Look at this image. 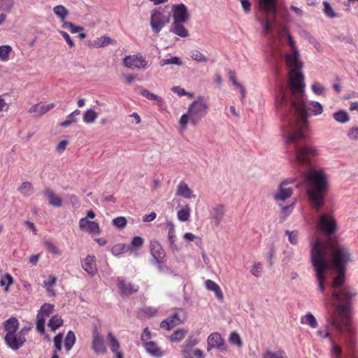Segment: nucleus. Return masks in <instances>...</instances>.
Segmentation results:
<instances>
[{
    "label": "nucleus",
    "instance_id": "obj_55",
    "mask_svg": "<svg viewBox=\"0 0 358 358\" xmlns=\"http://www.w3.org/2000/svg\"><path fill=\"white\" fill-rule=\"evenodd\" d=\"M263 270V266L260 262H255L251 267L250 272L255 277H259Z\"/></svg>",
    "mask_w": 358,
    "mask_h": 358
},
{
    "label": "nucleus",
    "instance_id": "obj_53",
    "mask_svg": "<svg viewBox=\"0 0 358 358\" xmlns=\"http://www.w3.org/2000/svg\"><path fill=\"white\" fill-rule=\"evenodd\" d=\"M324 6V12L325 15L331 18H334L337 17L336 13L334 11L330 3L327 1L323 2Z\"/></svg>",
    "mask_w": 358,
    "mask_h": 358
},
{
    "label": "nucleus",
    "instance_id": "obj_40",
    "mask_svg": "<svg viewBox=\"0 0 358 358\" xmlns=\"http://www.w3.org/2000/svg\"><path fill=\"white\" fill-rule=\"evenodd\" d=\"M12 51V48L9 45H3L0 46V60L1 62H7L10 59V54Z\"/></svg>",
    "mask_w": 358,
    "mask_h": 358
},
{
    "label": "nucleus",
    "instance_id": "obj_3",
    "mask_svg": "<svg viewBox=\"0 0 358 358\" xmlns=\"http://www.w3.org/2000/svg\"><path fill=\"white\" fill-rule=\"evenodd\" d=\"M317 155L318 150L315 147L304 145L296 149L294 159V165L299 168L306 182L310 203L317 211L324 203L328 187V177L324 170L312 167V159Z\"/></svg>",
    "mask_w": 358,
    "mask_h": 358
},
{
    "label": "nucleus",
    "instance_id": "obj_46",
    "mask_svg": "<svg viewBox=\"0 0 358 358\" xmlns=\"http://www.w3.org/2000/svg\"><path fill=\"white\" fill-rule=\"evenodd\" d=\"M64 29H68L72 34L79 33L84 31V27L82 26H76L71 22H67L62 24Z\"/></svg>",
    "mask_w": 358,
    "mask_h": 358
},
{
    "label": "nucleus",
    "instance_id": "obj_33",
    "mask_svg": "<svg viewBox=\"0 0 358 358\" xmlns=\"http://www.w3.org/2000/svg\"><path fill=\"white\" fill-rule=\"evenodd\" d=\"M191 208L189 205L183 206L177 213V218L181 222H187L189 220Z\"/></svg>",
    "mask_w": 358,
    "mask_h": 358
},
{
    "label": "nucleus",
    "instance_id": "obj_11",
    "mask_svg": "<svg viewBox=\"0 0 358 358\" xmlns=\"http://www.w3.org/2000/svg\"><path fill=\"white\" fill-rule=\"evenodd\" d=\"M54 305L50 303H44L38 311L36 315V329L41 334L45 333V323L47 317L53 313Z\"/></svg>",
    "mask_w": 358,
    "mask_h": 358
},
{
    "label": "nucleus",
    "instance_id": "obj_44",
    "mask_svg": "<svg viewBox=\"0 0 358 358\" xmlns=\"http://www.w3.org/2000/svg\"><path fill=\"white\" fill-rule=\"evenodd\" d=\"M334 120L339 123H346L349 121V115L345 110H339L333 114Z\"/></svg>",
    "mask_w": 358,
    "mask_h": 358
},
{
    "label": "nucleus",
    "instance_id": "obj_31",
    "mask_svg": "<svg viewBox=\"0 0 358 358\" xmlns=\"http://www.w3.org/2000/svg\"><path fill=\"white\" fill-rule=\"evenodd\" d=\"M53 12L62 24L68 22L66 21V17L69 12L66 7L62 5L56 6L53 8Z\"/></svg>",
    "mask_w": 358,
    "mask_h": 358
},
{
    "label": "nucleus",
    "instance_id": "obj_36",
    "mask_svg": "<svg viewBox=\"0 0 358 358\" xmlns=\"http://www.w3.org/2000/svg\"><path fill=\"white\" fill-rule=\"evenodd\" d=\"M18 191L24 196H29L34 192L33 185L29 182H24L18 187Z\"/></svg>",
    "mask_w": 358,
    "mask_h": 358
},
{
    "label": "nucleus",
    "instance_id": "obj_26",
    "mask_svg": "<svg viewBox=\"0 0 358 358\" xmlns=\"http://www.w3.org/2000/svg\"><path fill=\"white\" fill-rule=\"evenodd\" d=\"M184 22H173L171 24L169 31L174 34L182 37L186 38L189 36L187 29L182 24Z\"/></svg>",
    "mask_w": 358,
    "mask_h": 358
},
{
    "label": "nucleus",
    "instance_id": "obj_25",
    "mask_svg": "<svg viewBox=\"0 0 358 358\" xmlns=\"http://www.w3.org/2000/svg\"><path fill=\"white\" fill-rule=\"evenodd\" d=\"M146 352L153 357L161 358L164 355V351L154 342L145 343L143 345Z\"/></svg>",
    "mask_w": 358,
    "mask_h": 358
},
{
    "label": "nucleus",
    "instance_id": "obj_61",
    "mask_svg": "<svg viewBox=\"0 0 358 358\" xmlns=\"http://www.w3.org/2000/svg\"><path fill=\"white\" fill-rule=\"evenodd\" d=\"M5 95H0V118L3 117V113L9 108V103L5 99Z\"/></svg>",
    "mask_w": 358,
    "mask_h": 358
},
{
    "label": "nucleus",
    "instance_id": "obj_2",
    "mask_svg": "<svg viewBox=\"0 0 358 358\" xmlns=\"http://www.w3.org/2000/svg\"><path fill=\"white\" fill-rule=\"evenodd\" d=\"M352 260V255L345 245L337 241L327 243L316 239L311 245L310 261L320 291L325 290L326 273L329 268L335 271H346Z\"/></svg>",
    "mask_w": 358,
    "mask_h": 358
},
{
    "label": "nucleus",
    "instance_id": "obj_24",
    "mask_svg": "<svg viewBox=\"0 0 358 358\" xmlns=\"http://www.w3.org/2000/svg\"><path fill=\"white\" fill-rule=\"evenodd\" d=\"M43 195L48 199V203L53 207L57 208L62 206V200L52 189L48 188L44 190Z\"/></svg>",
    "mask_w": 358,
    "mask_h": 358
},
{
    "label": "nucleus",
    "instance_id": "obj_63",
    "mask_svg": "<svg viewBox=\"0 0 358 358\" xmlns=\"http://www.w3.org/2000/svg\"><path fill=\"white\" fill-rule=\"evenodd\" d=\"M77 122V119L76 117H73L71 114L68 115L66 117V120L60 123V126L62 127L66 128L69 127L73 123H76Z\"/></svg>",
    "mask_w": 358,
    "mask_h": 358
},
{
    "label": "nucleus",
    "instance_id": "obj_42",
    "mask_svg": "<svg viewBox=\"0 0 358 358\" xmlns=\"http://www.w3.org/2000/svg\"><path fill=\"white\" fill-rule=\"evenodd\" d=\"M141 94L149 99V100H154V101H156L157 102V104L159 106H162L164 102L162 101V99L161 98H159L157 95L150 92V91H148V90H145V89H142L141 91Z\"/></svg>",
    "mask_w": 358,
    "mask_h": 358
},
{
    "label": "nucleus",
    "instance_id": "obj_30",
    "mask_svg": "<svg viewBox=\"0 0 358 358\" xmlns=\"http://www.w3.org/2000/svg\"><path fill=\"white\" fill-rule=\"evenodd\" d=\"M301 323L302 324L308 325L313 329L318 327V322L315 317L310 312L301 317Z\"/></svg>",
    "mask_w": 358,
    "mask_h": 358
},
{
    "label": "nucleus",
    "instance_id": "obj_29",
    "mask_svg": "<svg viewBox=\"0 0 358 358\" xmlns=\"http://www.w3.org/2000/svg\"><path fill=\"white\" fill-rule=\"evenodd\" d=\"M187 319V313L184 310H180L173 314L170 317V322L172 326H176L183 323Z\"/></svg>",
    "mask_w": 358,
    "mask_h": 358
},
{
    "label": "nucleus",
    "instance_id": "obj_52",
    "mask_svg": "<svg viewBox=\"0 0 358 358\" xmlns=\"http://www.w3.org/2000/svg\"><path fill=\"white\" fill-rule=\"evenodd\" d=\"M229 341L230 343L236 345L238 347H241L243 345V342L241 338V336L236 331H233L230 334Z\"/></svg>",
    "mask_w": 358,
    "mask_h": 358
},
{
    "label": "nucleus",
    "instance_id": "obj_5",
    "mask_svg": "<svg viewBox=\"0 0 358 358\" xmlns=\"http://www.w3.org/2000/svg\"><path fill=\"white\" fill-rule=\"evenodd\" d=\"M208 111V105L201 96H198L188 107L187 113H184L179 120V124L182 131L187 128L188 122L197 125L201 120L206 115Z\"/></svg>",
    "mask_w": 358,
    "mask_h": 358
},
{
    "label": "nucleus",
    "instance_id": "obj_19",
    "mask_svg": "<svg viewBox=\"0 0 358 358\" xmlns=\"http://www.w3.org/2000/svg\"><path fill=\"white\" fill-rule=\"evenodd\" d=\"M207 350L210 351L212 348L221 349L224 345V339L217 332L210 334L207 338Z\"/></svg>",
    "mask_w": 358,
    "mask_h": 358
},
{
    "label": "nucleus",
    "instance_id": "obj_50",
    "mask_svg": "<svg viewBox=\"0 0 358 358\" xmlns=\"http://www.w3.org/2000/svg\"><path fill=\"white\" fill-rule=\"evenodd\" d=\"M15 4L14 0H0V10L10 12Z\"/></svg>",
    "mask_w": 358,
    "mask_h": 358
},
{
    "label": "nucleus",
    "instance_id": "obj_56",
    "mask_svg": "<svg viewBox=\"0 0 358 358\" xmlns=\"http://www.w3.org/2000/svg\"><path fill=\"white\" fill-rule=\"evenodd\" d=\"M169 232H168V238L170 244L171 245H174L176 242V232H175V228L173 223H169Z\"/></svg>",
    "mask_w": 358,
    "mask_h": 358
},
{
    "label": "nucleus",
    "instance_id": "obj_38",
    "mask_svg": "<svg viewBox=\"0 0 358 358\" xmlns=\"http://www.w3.org/2000/svg\"><path fill=\"white\" fill-rule=\"evenodd\" d=\"M76 343V336L73 331H69L66 334L64 341V348L67 351L72 349Z\"/></svg>",
    "mask_w": 358,
    "mask_h": 358
},
{
    "label": "nucleus",
    "instance_id": "obj_47",
    "mask_svg": "<svg viewBox=\"0 0 358 358\" xmlns=\"http://www.w3.org/2000/svg\"><path fill=\"white\" fill-rule=\"evenodd\" d=\"M284 355L285 352L283 350L273 352L270 350H266L262 354V358H284Z\"/></svg>",
    "mask_w": 358,
    "mask_h": 358
},
{
    "label": "nucleus",
    "instance_id": "obj_49",
    "mask_svg": "<svg viewBox=\"0 0 358 358\" xmlns=\"http://www.w3.org/2000/svg\"><path fill=\"white\" fill-rule=\"evenodd\" d=\"M190 57L193 60L200 63H206L208 62V58L199 50H193L191 52Z\"/></svg>",
    "mask_w": 358,
    "mask_h": 358
},
{
    "label": "nucleus",
    "instance_id": "obj_4",
    "mask_svg": "<svg viewBox=\"0 0 358 358\" xmlns=\"http://www.w3.org/2000/svg\"><path fill=\"white\" fill-rule=\"evenodd\" d=\"M357 293L350 288H343L341 291L333 290L331 293L332 305L337 309L340 317L332 319V325L341 333L345 334V341L350 345L355 343L354 336L356 329L350 319L349 311L351 301Z\"/></svg>",
    "mask_w": 358,
    "mask_h": 358
},
{
    "label": "nucleus",
    "instance_id": "obj_13",
    "mask_svg": "<svg viewBox=\"0 0 358 358\" xmlns=\"http://www.w3.org/2000/svg\"><path fill=\"white\" fill-rule=\"evenodd\" d=\"M92 350L96 355H104L107 352L103 337L97 328L92 331Z\"/></svg>",
    "mask_w": 358,
    "mask_h": 358
},
{
    "label": "nucleus",
    "instance_id": "obj_14",
    "mask_svg": "<svg viewBox=\"0 0 358 358\" xmlns=\"http://www.w3.org/2000/svg\"><path fill=\"white\" fill-rule=\"evenodd\" d=\"M173 22H186L189 18L187 6L181 3L172 6Z\"/></svg>",
    "mask_w": 358,
    "mask_h": 358
},
{
    "label": "nucleus",
    "instance_id": "obj_41",
    "mask_svg": "<svg viewBox=\"0 0 358 358\" xmlns=\"http://www.w3.org/2000/svg\"><path fill=\"white\" fill-rule=\"evenodd\" d=\"M29 113H34L35 116L36 117H41L45 114L44 104H43L41 102L33 105L29 109Z\"/></svg>",
    "mask_w": 358,
    "mask_h": 358
},
{
    "label": "nucleus",
    "instance_id": "obj_8",
    "mask_svg": "<svg viewBox=\"0 0 358 358\" xmlns=\"http://www.w3.org/2000/svg\"><path fill=\"white\" fill-rule=\"evenodd\" d=\"M292 194V188L279 185L278 191L273 195V199L285 213H290L293 210L294 201H292L290 204L285 205V202L289 199Z\"/></svg>",
    "mask_w": 358,
    "mask_h": 358
},
{
    "label": "nucleus",
    "instance_id": "obj_35",
    "mask_svg": "<svg viewBox=\"0 0 358 358\" xmlns=\"http://www.w3.org/2000/svg\"><path fill=\"white\" fill-rule=\"evenodd\" d=\"M113 40L109 36H101L94 41L92 46L96 48H103L113 43Z\"/></svg>",
    "mask_w": 358,
    "mask_h": 358
},
{
    "label": "nucleus",
    "instance_id": "obj_32",
    "mask_svg": "<svg viewBox=\"0 0 358 358\" xmlns=\"http://www.w3.org/2000/svg\"><path fill=\"white\" fill-rule=\"evenodd\" d=\"M144 240L140 236H135L131 242V245L127 247V250L134 255H137V251L143 246Z\"/></svg>",
    "mask_w": 358,
    "mask_h": 358
},
{
    "label": "nucleus",
    "instance_id": "obj_22",
    "mask_svg": "<svg viewBox=\"0 0 358 358\" xmlns=\"http://www.w3.org/2000/svg\"><path fill=\"white\" fill-rule=\"evenodd\" d=\"M117 286L120 289L122 294L128 295L138 290V287L135 285H132L129 282H127L122 278H117Z\"/></svg>",
    "mask_w": 358,
    "mask_h": 358
},
{
    "label": "nucleus",
    "instance_id": "obj_27",
    "mask_svg": "<svg viewBox=\"0 0 358 358\" xmlns=\"http://www.w3.org/2000/svg\"><path fill=\"white\" fill-rule=\"evenodd\" d=\"M205 287L208 290L213 292L220 301H223L224 294L220 287L215 282L212 280H206L205 281Z\"/></svg>",
    "mask_w": 358,
    "mask_h": 358
},
{
    "label": "nucleus",
    "instance_id": "obj_15",
    "mask_svg": "<svg viewBox=\"0 0 358 358\" xmlns=\"http://www.w3.org/2000/svg\"><path fill=\"white\" fill-rule=\"evenodd\" d=\"M79 229L91 235H99L101 234L99 224L96 222L87 220V218L80 219Z\"/></svg>",
    "mask_w": 358,
    "mask_h": 358
},
{
    "label": "nucleus",
    "instance_id": "obj_58",
    "mask_svg": "<svg viewBox=\"0 0 358 358\" xmlns=\"http://www.w3.org/2000/svg\"><path fill=\"white\" fill-rule=\"evenodd\" d=\"M285 234L287 236L288 240L291 244H292V245L297 244L298 236H299V233L297 231H290L287 230L285 231Z\"/></svg>",
    "mask_w": 358,
    "mask_h": 358
},
{
    "label": "nucleus",
    "instance_id": "obj_48",
    "mask_svg": "<svg viewBox=\"0 0 358 358\" xmlns=\"http://www.w3.org/2000/svg\"><path fill=\"white\" fill-rule=\"evenodd\" d=\"M311 89L316 95H324L327 92V88L318 82L313 83Z\"/></svg>",
    "mask_w": 358,
    "mask_h": 358
},
{
    "label": "nucleus",
    "instance_id": "obj_16",
    "mask_svg": "<svg viewBox=\"0 0 358 358\" xmlns=\"http://www.w3.org/2000/svg\"><path fill=\"white\" fill-rule=\"evenodd\" d=\"M106 341L111 352L115 356V358H123V353L120 350V342L111 331L108 333Z\"/></svg>",
    "mask_w": 358,
    "mask_h": 358
},
{
    "label": "nucleus",
    "instance_id": "obj_54",
    "mask_svg": "<svg viewBox=\"0 0 358 358\" xmlns=\"http://www.w3.org/2000/svg\"><path fill=\"white\" fill-rule=\"evenodd\" d=\"M13 279L10 274L6 273L5 274L1 279V285L2 287H6V289L8 290V288L13 284Z\"/></svg>",
    "mask_w": 358,
    "mask_h": 358
},
{
    "label": "nucleus",
    "instance_id": "obj_6",
    "mask_svg": "<svg viewBox=\"0 0 358 358\" xmlns=\"http://www.w3.org/2000/svg\"><path fill=\"white\" fill-rule=\"evenodd\" d=\"M19 322L15 317H10L4 322V329L6 331L5 341L13 350H18L24 343L26 339L23 330H18Z\"/></svg>",
    "mask_w": 358,
    "mask_h": 358
},
{
    "label": "nucleus",
    "instance_id": "obj_9",
    "mask_svg": "<svg viewBox=\"0 0 358 358\" xmlns=\"http://www.w3.org/2000/svg\"><path fill=\"white\" fill-rule=\"evenodd\" d=\"M123 66L131 69L145 71L149 67L148 60L141 53L126 55L122 59Z\"/></svg>",
    "mask_w": 358,
    "mask_h": 358
},
{
    "label": "nucleus",
    "instance_id": "obj_10",
    "mask_svg": "<svg viewBox=\"0 0 358 358\" xmlns=\"http://www.w3.org/2000/svg\"><path fill=\"white\" fill-rule=\"evenodd\" d=\"M169 15L159 8L153 9L150 15V27L155 34H158L169 22Z\"/></svg>",
    "mask_w": 358,
    "mask_h": 358
},
{
    "label": "nucleus",
    "instance_id": "obj_37",
    "mask_svg": "<svg viewBox=\"0 0 358 358\" xmlns=\"http://www.w3.org/2000/svg\"><path fill=\"white\" fill-rule=\"evenodd\" d=\"M159 65L161 66H164L166 65H177L181 66L182 65V62L181 59L178 57H170L169 58H164L160 60Z\"/></svg>",
    "mask_w": 358,
    "mask_h": 358
},
{
    "label": "nucleus",
    "instance_id": "obj_20",
    "mask_svg": "<svg viewBox=\"0 0 358 358\" xmlns=\"http://www.w3.org/2000/svg\"><path fill=\"white\" fill-rule=\"evenodd\" d=\"M199 340L196 336H190L181 346L182 354L185 358H191L192 349L199 343Z\"/></svg>",
    "mask_w": 358,
    "mask_h": 358
},
{
    "label": "nucleus",
    "instance_id": "obj_18",
    "mask_svg": "<svg viewBox=\"0 0 358 358\" xmlns=\"http://www.w3.org/2000/svg\"><path fill=\"white\" fill-rule=\"evenodd\" d=\"M277 0H259V10L266 15H276Z\"/></svg>",
    "mask_w": 358,
    "mask_h": 358
},
{
    "label": "nucleus",
    "instance_id": "obj_28",
    "mask_svg": "<svg viewBox=\"0 0 358 358\" xmlns=\"http://www.w3.org/2000/svg\"><path fill=\"white\" fill-rule=\"evenodd\" d=\"M57 281V277L55 275H50L46 280L43 281V287L45 289L48 295L53 296L55 295L54 286Z\"/></svg>",
    "mask_w": 358,
    "mask_h": 358
},
{
    "label": "nucleus",
    "instance_id": "obj_21",
    "mask_svg": "<svg viewBox=\"0 0 358 358\" xmlns=\"http://www.w3.org/2000/svg\"><path fill=\"white\" fill-rule=\"evenodd\" d=\"M82 267L88 274L94 275L97 272L95 257L87 255L82 264Z\"/></svg>",
    "mask_w": 358,
    "mask_h": 358
},
{
    "label": "nucleus",
    "instance_id": "obj_51",
    "mask_svg": "<svg viewBox=\"0 0 358 358\" xmlns=\"http://www.w3.org/2000/svg\"><path fill=\"white\" fill-rule=\"evenodd\" d=\"M45 246L46 250L54 255H61L62 251L56 246L52 242L47 241L45 242Z\"/></svg>",
    "mask_w": 358,
    "mask_h": 358
},
{
    "label": "nucleus",
    "instance_id": "obj_17",
    "mask_svg": "<svg viewBox=\"0 0 358 358\" xmlns=\"http://www.w3.org/2000/svg\"><path fill=\"white\" fill-rule=\"evenodd\" d=\"M176 194L177 196L186 199H194L196 198V194H194L193 190L184 181H181L177 185Z\"/></svg>",
    "mask_w": 358,
    "mask_h": 358
},
{
    "label": "nucleus",
    "instance_id": "obj_39",
    "mask_svg": "<svg viewBox=\"0 0 358 358\" xmlns=\"http://www.w3.org/2000/svg\"><path fill=\"white\" fill-rule=\"evenodd\" d=\"M63 324V320L59 315H55L51 317L48 323V327L52 331H55Z\"/></svg>",
    "mask_w": 358,
    "mask_h": 358
},
{
    "label": "nucleus",
    "instance_id": "obj_12",
    "mask_svg": "<svg viewBox=\"0 0 358 358\" xmlns=\"http://www.w3.org/2000/svg\"><path fill=\"white\" fill-rule=\"evenodd\" d=\"M210 224L213 227H218L222 222L226 213V207L221 203H216L208 208Z\"/></svg>",
    "mask_w": 358,
    "mask_h": 358
},
{
    "label": "nucleus",
    "instance_id": "obj_43",
    "mask_svg": "<svg viewBox=\"0 0 358 358\" xmlns=\"http://www.w3.org/2000/svg\"><path fill=\"white\" fill-rule=\"evenodd\" d=\"M187 333V330L185 329H178L176 330L169 337L172 342H179L184 338Z\"/></svg>",
    "mask_w": 358,
    "mask_h": 358
},
{
    "label": "nucleus",
    "instance_id": "obj_1",
    "mask_svg": "<svg viewBox=\"0 0 358 358\" xmlns=\"http://www.w3.org/2000/svg\"><path fill=\"white\" fill-rule=\"evenodd\" d=\"M278 35L279 41L275 48L280 55L285 53L289 69V90L280 88L275 99V106L282 114L289 113L282 128L285 142L296 143L304 136L307 117L321 115L323 107L318 101L305 100L303 76L300 72L302 65L299 60L295 41L285 27L280 29Z\"/></svg>",
    "mask_w": 358,
    "mask_h": 358
},
{
    "label": "nucleus",
    "instance_id": "obj_23",
    "mask_svg": "<svg viewBox=\"0 0 358 358\" xmlns=\"http://www.w3.org/2000/svg\"><path fill=\"white\" fill-rule=\"evenodd\" d=\"M150 253L155 261L163 260L165 257V252L157 241L150 242Z\"/></svg>",
    "mask_w": 358,
    "mask_h": 358
},
{
    "label": "nucleus",
    "instance_id": "obj_62",
    "mask_svg": "<svg viewBox=\"0 0 358 358\" xmlns=\"http://www.w3.org/2000/svg\"><path fill=\"white\" fill-rule=\"evenodd\" d=\"M63 341V334L62 333L58 334L53 338L54 345L56 349L55 352L60 351L62 350V345Z\"/></svg>",
    "mask_w": 358,
    "mask_h": 358
},
{
    "label": "nucleus",
    "instance_id": "obj_57",
    "mask_svg": "<svg viewBox=\"0 0 358 358\" xmlns=\"http://www.w3.org/2000/svg\"><path fill=\"white\" fill-rule=\"evenodd\" d=\"M127 250V248L124 244H117L111 248V252L113 255L117 256Z\"/></svg>",
    "mask_w": 358,
    "mask_h": 358
},
{
    "label": "nucleus",
    "instance_id": "obj_59",
    "mask_svg": "<svg viewBox=\"0 0 358 358\" xmlns=\"http://www.w3.org/2000/svg\"><path fill=\"white\" fill-rule=\"evenodd\" d=\"M112 224L119 229H123L127 225V220L124 217H117L113 220Z\"/></svg>",
    "mask_w": 358,
    "mask_h": 358
},
{
    "label": "nucleus",
    "instance_id": "obj_60",
    "mask_svg": "<svg viewBox=\"0 0 358 358\" xmlns=\"http://www.w3.org/2000/svg\"><path fill=\"white\" fill-rule=\"evenodd\" d=\"M274 22L271 20H266L262 22L263 30L262 33L264 35H267L270 33L273 28Z\"/></svg>",
    "mask_w": 358,
    "mask_h": 358
},
{
    "label": "nucleus",
    "instance_id": "obj_34",
    "mask_svg": "<svg viewBox=\"0 0 358 358\" xmlns=\"http://www.w3.org/2000/svg\"><path fill=\"white\" fill-rule=\"evenodd\" d=\"M99 116L98 113L92 108L87 109L83 113V122L86 124L94 123Z\"/></svg>",
    "mask_w": 358,
    "mask_h": 358
},
{
    "label": "nucleus",
    "instance_id": "obj_45",
    "mask_svg": "<svg viewBox=\"0 0 358 358\" xmlns=\"http://www.w3.org/2000/svg\"><path fill=\"white\" fill-rule=\"evenodd\" d=\"M338 275L334 279L332 287L334 289L340 287L343 285L345 282V271H336Z\"/></svg>",
    "mask_w": 358,
    "mask_h": 358
},
{
    "label": "nucleus",
    "instance_id": "obj_7",
    "mask_svg": "<svg viewBox=\"0 0 358 358\" xmlns=\"http://www.w3.org/2000/svg\"><path fill=\"white\" fill-rule=\"evenodd\" d=\"M316 226L326 236H331L337 230V223L331 212L322 213L317 218Z\"/></svg>",
    "mask_w": 358,
    "mask_h": 358
},
{
    "label": "nucleus",
    "instance_id": "obj_64",
    "mask_svg": "<svg viewBox=\"0 0 358 358\" xmlns=\"http://www.w3.org/2000/svg\"><path fill=\"white\" fill-rule=\"evenodd\" d=\"M348 136L350 139L357 140L358 139V127H353L350 128L348 132Z\"/></svg>",
    "mask_w": 358,
    "mask_h": 358
}]
</instances>
